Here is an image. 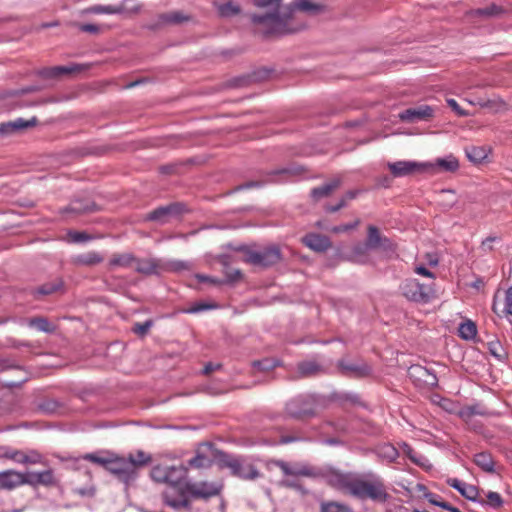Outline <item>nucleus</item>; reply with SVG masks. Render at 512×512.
<instances>
[{
    "instance_id": "nucleus-1",
    "label": "nucleus",
    "mask_w": 512,
    "mask_h": 512,
    "mask_svg": "<svg viewBox=\"0 0 512 512\" xmlns=\"http://www.w3.org/2000/svg\"><path fill=\"white\" fill-rule=\"evenodd\" d=\"M325 481L330 487L361 501L384 504L390 499L383 478L372 472L359 474L333 470L326 474Z\"/></svg>"
},
{
    "instance_id": "nucleus-2",
    "label": "nucleus",
    "mask_w": 512,
    "mask_h": 512,
    "mask_svg": "<svg viewBox=\"0 0 512 512\" xmlns=\"http://www.w3.org/2000/svg\"><path fill=\"white\" fill-rule=\"evenodd\" d=\"M82 459L103 467L125 486L134 483L139 476L140 469L151 462V456L143 451H138L135 455L129 454L128 457L119 456L110 451L87 453L82 456Z\"/></svg>"
},
{
    "instance_id": "nucleus-3",
    "label": "nucleus",
    "mask_w": 512,
    "mask_h": 512,
    "mask_svg": "<svg viewBox=\"0 0 512 512\" xmlns=\"http://www.w3.org/2000/svg\"><path fill=\"white\" fill-rule=\"evenodd\" d=\"M283 0H253L256 7L268 8L269 11L263 14H252L250 19L255 25L264 26L263 34L265 37L271 35H283L285 34V19H270L267 18L271 14H278L279 16L284 14V7L281 5Z\"/></svg>"
},
{
    "instance_id": "nucleus-4",
    "label": "nucleus",
    "mask_w": 512,
    "mask_h": 512,
    "mask_svg": "<svg viewBox=\"0 0 512 512\" xmlns=\"http://www.w3.org/2000/svg\"><path fill=\"white\" fill-rule=\"evenodd\" d=\"M272 465L278 467L286 478L280 480L279 485L284 488L294 489L302 495L308 494V490L298 480L299 477H316L317 472L314 467L308 464H291L284 460H272Z\"/></svg>"
},
{
    "instance_id": "nucleus-5",
    "label": "nucleus",
    "mask_w": 512,
    "mask_h": 512,
    "mask_svg": "<svg viewBox=\"0 0 512 512\" xmlns=\"http://www.w3.org/2000/svg\"><path fill=\"white\" fill-rule=\"evenodd\" d=\"M244 252V261L254 266L269 267L281 260V251L278 247H268L262 250H252L246 247L239 249Z\"/></svg>"
},
{
    "instance_id": "nucleus-6",
    "label": "nucleus",
    "mask_w": 512,
    "mask_h": 512,
    "mask_svg": "<svg viewBox=\"0 0 512 512\" xmlns=\"http://www.w3.org/2000/svg\"><path fill=\"white\" fill-rule=\"evenodd\" d=\"M187 474V468L183 465H155L151 471L150 476L153 481L157 483H164L168 486L178 485Z\"/></svg>"
},
{
    "instance_id": "nucleus-7",
    "label": "nucleus",
    "mask_w": 512,
    "mask_h": 512,
    "mask_svg": "<svg viewBox=\"0 0 512 512\" xmlns=\"http://www.w3.org/2000/svg\"><path fill=\"white\" fill-rule=\"evenodd\" d=\"M295 11H301L308 14L316 15L323 11V6L312 2L311 0H294L292 3L285 5L284 14L278 15L271 14L267 18L274 19H285V34L292 33L294 30L288 28L289 21L293 18Z\"/></svg>"
},
{
    "instance_id": "nucleus-8",
    "label": "nucleus",
    "mask_w": 512,
    "mask_h": 512,
    "mask_svg": "<svg viewBox=\"0 0 512 512\" xmlns=\"http://www.w3.org/2000/svg\"><path fill=\"white\" fill-rule=\"evenodd\" d=\"M188 212L186 205L182 202H173L165 206L157 207L144 216V221L156 222L160 225L177 219Z\"/></svg>"
},
{
    "instance_id": "nucleus-9",
    "label": "nucleus",
    "mask_w": 512,
    "mask_h": 512,
    "mask_svg": "<svg viewBox=\"0 0 512 512\" xmlns=\"http://www.w3.org/2000/svg\"><path fill=\"white\" fill-rule=\"evenodd\" d=\"M316 399L312 395H299L286 404V412L293 418H304L315 415Z\"/></svg>"
},
{
    "instance_id": "nucleus-10",
    "label": "nucleus",
    "mask_w": 512,
    "mask_h": 512,
    "mask_svg": "<svg viewBox=\"0 0 512 512\" xmlns=\"http://www.w3.org/2000/svg\"><path fill=\"white\" fill-rule=\"evenodd\" d=\"M402 295L410 301L427 303L433 296L430 286L421 284L416 279H406L400 285Z\"/></svg>"
},
{
    "instance_id": "nucleus-11",
    "label": "nucleus",
    "mask_w": 512,
    "mask_h": 512,
    "mask_svg": "<svg viewBox=\"0 0 512 512\" xmlns=\"http://www.w3.org/2000/svg\"><path fill=\"white\" fill-rule=\"evenodd\" d=\"M431 167L432 165L430 162H417L410 160L387 163V168L395 178L411 176L418 173H426Z\"/></svg>"
},
{
    "instance_id": "nucleus-12",
    "label": "nucleus",
    "mask_w": 512,
    "mask_h": 512,
    "mask_svg": "<svg viewBox=\"0 0 512 512\" xmlns=\"http://www.w3.org/2000/svg\"><path fill=\"white\" fill-rule=\"evenodd\" d=\"M296 174H297L296 169L290 168V167L271 170L265 174L264 180L247 181L243 184L236 186L232 190V193L241 191L244 189L259 188V187H262L266 183H278V182L286 181V180L290 179L291 176H294Z\"/></svg>"
},
{
    "instance_id": "nucleus-13",
    "label": "nucleus",
    "mask_w": 512,
    "mask_h": 512,
    "mask_svg": "<svg viewBox=\"0 0 512 512\" xmlns=\"http://www.w3.org/2000/svg\"><path fill=\"white\" fill-rule=\"evenodd\" d=\"M223 489L222 482H187L185 485V491L195 499H210L218 496Z\"/></svg>"
},
{
    "instance_id": "nucleus-14",
    "label": "nucleus",
    "mask_w": 512,
    "mask_h": 512,
    "mask_svg": "<svg viewBox=\"0 0 512 512\" xmlns=\"http://www.w3.org/2000/svg\"><path fill=\"white\" fill-rule=\"evenodd\" d=\"M23 485H29L33 488L39 486L55 487L59 481L54 474V470L49 468L44 471H25L22 472Z\"/></svg>"
},
{
    "instance_id": "nucleus-15",
    "label": "nucleus",
    "mask_w": 512,
    "mask_h": 512,
    "mask_svg": "<svg viewBox=\"0 0 512 512\" xmlns=\"http://www.w3.org/2000/svg\"><path fill=\"white\" fill-rule=\"evenodd\" d=\"M339 373L348 378L361 379L368 377L372 373L371 367L364 361H349L340 359L337 362Z\"/></svg>"
},
{
    "instance_id": "nucleus-16",
    "label": "nucleus",
    "mask_w": 512,
    "mask_h": 512,
    "mask_svg": "<svg viewBox=\"0 0 512 512\" xmlns=\"http://www.w3.org/2000/svg\"><path fill=\"white\" fill-rule=\"evenodd\" d=\"M191 19L189 15L184 14L182 11H170L167 13L159 14L155 20L146 25L149 30H159L166 26L180 25Z\"/></svg>"
},
{
    "instance_id": "nucleus-17",
    "label": "nucleus",
    "mask_w": 512,
    "mask_h": 512,
    "mask_svg": "<svg viewBox=\"0 0 512 512\" xmlns=\"http://www.w3.org/2000/svg\"><path fill=\"white\" fill-rule=\"evenodd\" d=\"M408 375L418 387H435L438 384L436 374L421 365H412L408 369Z\"/></svg>"
},
{
    "instance_id": "nucleus-18",
    "label": "nucleus",
    "mask_w": 512,
    "mask_h": 512,
    "mask_svg": "<svg viewBox=\"0 0 512 512\" xmlns=\"http://www.w3.org/2000/svg\"><path fill=\"white\" fill-rule=\"evenodd\" d=\"M162 499L167 506L175 510L182 508L190 509V501L186 498L185 492L180 489L178 485L168 486L162 493Z\"/></svg>"
},
{
    "instance_id": "nucleus-19",
    "label": "nucleus",
    "mask_w": 512,
    "mask_h": 512,
    "mask_svg": "<svg viewBox=\"0 0 512 512\" xmlns=\"http://www.w3.org/2000/svg\"><path fill=\"white\" fill-rule=\"evenodd\" d=\"M434 110L428 105H422L416 108H409L399 114L403 122L415 123L418 121H427L433 117Z\"/></svg>"
},
{
    "instance_id": "nucleus-20",
    "label": "nucleus",
    "mask_w": 512,
    "mask_h": 512,
    "mask_svg": "<svg viewBox=\"0 0 512 512\" xmlns=\"http://www.w3.org/2000/svg\"><path fill=\"white\" fill-rule=\"evenodd\" d=\"M134 270L142 275H160L161 274V259L149 257V258H138L134 263Z\"/></svg>"
},
{
    "instance_id": "nucleus-21",
    "label": "nucleus",
    "mask_w": 512,
    "mask_h": 512,
    "mask_svg": "<svg viewBox=\"0 0 512 512\" xmlns=\"http://www.w3.org/2000/svg\"><path fill=\"white\" fill-rule=\"evenodd\" d=\"M10 369H13V370H16L18 372H20L22 374V376L16 380V381H6L4 383V386L5 387H8V388H18L20 387L23 383H25L26 381H28V375H27V372L23 369L22 366L18 365L14 360L12 359H9V358H1L0 359V372H4L6 370H10Z\"/></svg>"
},
{
    "instance_id": "nucleus-22",
    "label": "nucleus",
    "mask_w": 512,
    "mask_h": 512,
    "mask_svg": "<svg viewBox=\"0 0 512 512\" xmlns=\"http://www.w3.org/2000/svg\"><path fill=\"white\" fill-rule=\"evenodd\" d=\"M234 464L236 468L230 469V472L233 476L244 480H254L260 477V472L254 465L246 463L238 457L236 458Z\"/></svg>"
},
{
    "instance_id": "nucleus-23",
    "label": "nucleus",
    "mask_w": 512,
    "mask_h": 512,
    "mask_svg": "<svg viewBox=\"0 0 512 512\" xmlns=\"http://www.w3.org/2000/svg\"><path fill=\"white\" fill-rule=\"evenodd\" d=\"M302 242L305 246L316 252H325L332 246L329 237L317 233L306 234Z\"/></svg>"
},
{
    "instance_id": "nucleus-24",
    "label": "nucleus",
    "mask_w": 512,
    "mask_h": 512,
    "mask_svg": "<svg viewBox=\"0 0 512 512\" xmlns=\"http://www.w3.org/2000/svg\"><path fill=\"white\" fill-rule=\"evenodd\" d=\"M23 485L22 472L9 469L0 472V491H11Z\"/></svg>"
},
{
    "instance_id": "nucleus-25",
    "label": "nucleus",
    "mask_w": 512,
    "mask_h": 512,
    "mask_svg": "<svg viewBox=\"0 0 512 512\" xmlns=\"http://www.w3.org/2000/svg\"><path fill=\"white\" fill-rule=\"evenodd\" d=\"M446 482L466 499L470 501H478L479 490L476 486L465 483L457 478H448Z\"/></svg>"
},
{
    "instance_id": "nucleus-26",
    "label": "nucleus",
    "mask_w": 512,
    "mask_h": 512,
    "mask_svg": "<svg viewBox=\"0 0 512 512\" xmlns=\"http://www.w3.org/2000/svg\"><path fill=\"white\" fill-rule=\"evenodd\" d=\"M135 261L136 256L133 253H114L111 255L106 267L108 271H113L115 268H133Z\"/></svg>"
},
{
    "instance_id": "nucleus-27",
    "label": "nucleus",
    "mask_w": 512,
    "mask_h": 512,
    "mask_svg": "<svg viewBox=\"0 0 512 512\" xmlns=\"http://www.w3.org/2000/svg\"><path fill=\"white\" fill-rule=\"evenodd\" d=\"M38 120L36 117H32L29 120H25L23 118H17L14 121H10L7 123H2L0 125V132L3 134L12 133L18 130H24L30 127H34L37 124Z\"/></svg>"
},
{
    "instance_id": "nucleus-28",
    "label": "nucleus",
    "mask_w": 512,
    "mask_h": 512,
    "mask_svg": "<svg viewBox=\"0 0 512 512\" xmlns=\"http://www.w3.org/2000/svg\"><path fill=\"white\" fill-rule=\"evenodd\" d=\"M71 468L74 470H78V471L83 470L88 479V483L85 487H75L74 492L81 496H93L95 489L92 485V475H91V472L88 470V468L86 466L82 465L80 463L79 459H74L72 461Z\"/></svg>"
},
{
    "instance_id": "nucleus-29",
    "label": "nucleus",
    "mask_w": 512,
    "mask_h": 512,
    "mask_svg": "<svg viewBox=\"0 0 512 512\" xmlns=\"http://www.w3.org/2000/svg\"><path fill=\"white\" fill-rule=\"evenodd\" d=\"M432 167L428 172L444 171V172H455L459 169V161L453 155H449L445 158H438L435 162H430Z\"/></svg>"
},
{
    "instance_id": "nucleus-30",
    "label": "nucleus",
    "mask_w": 512,
    "mask_h": 512,
    "mask_svg": "<svg viewBox=\"0 0 512 512\" xmlns=\"http://www.w3.org/2000/svg\"><path fill=\"white\" fill-rule=\"evenodd\" d=\"M104 261V257L96 251H89L86 253L75 255L72 258V263L77 266H95Z\"/></svg>"
},
{
    "instance_id": "nucleus-31",
    "label": "nucleus",
    "mask_w": 512,
    "mask_h": 512,
    "mask_svg": "<svg viewBox=\"0 0 512 512\" xmlns=\"http://www.w3.org/2000/svg\"><path fill=\"white\" fill-rule=\"evenodd\" d=\"M341 184L340 179H334L322 186L315 187L310 191V196L314 201L330 196Z\"/></svg>"
},
{
    "instance_id": "nucleus-32",
    "label": "nucleus",
    "mask_w": 512,
    "mask_h": 512,
    "mask_svg": "<svg viewBox=\"0 0 512 512\" xmlns=\"http://www.w3.org/2000/svg\"><path fill=\"white\" fill-rule=\"evenodd\" d=\"M192 263L184 260H162L161 259V273H180L183 271H190Z\"/></svg>"
},
{
    "instance_id": "nucleus-33",
    "label": "nucleus",
    "mask_w": 512,
    "mask_h": 512,
    "mask_svg": "<svg viewBox=\"0 0 512 512\" xmlns=\"http://www.w3.org/2000/svg\"><path fill=\"white\" fill-rule=\"evenodd\" d=\"M214 5L221 17L228 18L238 15L241 12V7L232 0L227 2L216 1Z\"/></svg>"
},
{
    "instance_id": "nucleus-34",
    "label": "nucleus",
    "mask_w": 512,
    "mask_h": 512,
    "mask_svg": "<svg viewBox=\"0 0 512 512\" xmlns=\"http://www.w3.org/2000/svg\"><path fill=\"white\" fill-rule=\"evenodd\" d=\"M96 209V205L91 200H74L70 203V205L65 209L67 212H72L75 214H83L93 212Z\"/></svg>"
},
{
    "instance_id": "nucleus-35",
    "label": "nucleus",
    "mask_w": 512,
    "mask_h": 512,
    "mask_svg": "<svg viewBox=\"0 0 512 512\" xmlns=\"http://www.w3.org/2000/svg\"><path fill=\"white\" fill-rule=\"evenodd\" d=\"M78 70L77 66H55V67H49L44 68L39 71V75L43 78H58L61 75L64 74H70L72 72H75Z\"/></svg>"
},
{
    "instance_id": "nucleus-36",
    "label": "nucleus",
    "mask_w": 512,
    "mask_h": 512,
    "mask_svg": "<svg viewBox=\"0 0 512 512\" xmlns=\"http://www.w3.org/2000/svg\"><path fill=\"white\" fill-rule=\"evenodd\" d=\"M474 463L481 468L484 472H494L495 462L489 452H480L475 454Z\"/></svg>"
},
{
    "instance_id": "nucleus-37",
    "label": "nucleus",
    "mask_w": 512,
    "mask_h": 512,
    "mask_svg": "<svg viewBox=\"0 0 512 512\" xmlns=\"http://www.w3.org/2000/svg\"><path fill=\"white\" fill-rule=\"evenodd\" d=\"M467 158L475 163H482L488 156V150L484 146H469L465 149Z\"/></svg>"
},
{
    "instance_id": "nucleus-38",
    "label": "nucleus",
    "mask_w": 512,
    "mask_h": 512,
    "mask_svg": "<svg viewBox=\"0 0 512 512\" xmlns=\"http://www.w3.org/2000/svg\"><path fill=\"white\" fill-rule=\"evenodd\" d=\"M125 7H116V5H93L88 7L85 12L89 14H123Z\"/></svg>"
},
{
    "instance_id": "nucleus-39",
    "label": "nucleus",
    "mask_w": 512,
    "mask_h": 512,
    "mask_svg": "<svg viewBox=\"0 0 512 512\" xmlns=\"http://www.w3.org/2000/svg\"><path fill=\"white\" fill-rule=\"evenodd\" d=\"M322 367L316 361H303L298 364V372L301 376L308 377L322 372Z\"/></svg>"
},
{
    "instance_id": "nucleus-40",
    "label": "nucleus",
    "mask_w": 512,
    "mask_h": 512,
    "mask_svg": "<svg viewBox=\"0 0 512 512\" xmlns=\"http://www.w3.org/2000/svg\"><path fill=\"white\" fill-rule=\"evenodd\" d=\"M63 288V281L62 279H55L51 282H47L39 286L35 290V295H51L58 291H60Z\"/></svg>"
},
{
    "instance_id": "nucleus-41",
    "label": "nucleus",
    "mask_w": 512,
    "mask_h": 512,
    "mask_svg": "<svg viewBox=\"0 0 512 512\" xmlns=\"http://www.w3.org/2000/svg\"><path fill=\"white\" fill-rule=\"evenodd\" d=\"M320 512H354L348 505L336 501H324L320 504Z\"/></svg>"
},
{
    "instance_id": "nucleus-42",
    "label": "nucleus",
    "mask_w": 512,
    "mask_h": 512,
    "mask_svg": "<svg viewBox=\"0 0 512 512\" xmlns=\"http://www.w3.org/2000/svg\"><path fill=\"white\" fill-rule=\"evenodd\" d=\"M458 332L462 339L472 340L477 334V327L474 322L467 320L460 324Z\"/></svg>"
},
{
    "instance_id": "nucleus-43",
    "label": "nucleus",
    "mask_w": 512,
    "mask_h": 512,
    "mask_svg": "<svg viewBox=\"0 0 512 512\" xmlns=\"http://www.w3.org/2000/svg\"><path fill=\"white\" fill-rule=\"evenodd\" d=\"M476 16H482L486 18L498 17L504 13V9L496 4H491L485 8H479L472 12Z\"/></svg>"
},
{
    "instance_id": "nucleus-44",
    "label": "nucleus",
    "mask_w": 512,
    "mask_h": 512,
    "mask_svg": "<svg viewBox=\"0 0 512 512\" xmlns=\"http://www.w3.org/2000/svg\"><path fill=\"white\" fill-rule=\"evenodd\" d=\"M29 326L46 333H52L55 330V326L51 324L47 318L44 317L31 318L29 320Z\"/></svg>"
},
{
    "instance_id": "nucleus-45",
    "label": "nucleus",
    "mask_w": 512,
    "mask_h": 512,
    "mask_svg": "<svg viewBox=\"0 0 512 512\" xmlns=\"http://www.w3.org/2000/svg\"><path fill=\"white\" fill-rule=\"evenodd\" d=\"M382 237L383 236L380 234L378 228L370 225L368 227L366 246L371 249H377Z\"/></svg>"
},
{
    "instance_id": "nucleus-46",
    "label": "nucleus",
    "mask_w": 512,
    "mask_h": 512,
    "mask_svg": "<svg viewBox=\"0 0 512 512\" xmlns=\"http://www.w3.org/2000/svg\"><path fill=\"white\" fill-rule=\"evenodd\" d=\"M222 263L225 266L224 274L226 278L223 280L224 284H233L242 278V272L239 269L228 267L226 260H223Z\"/></svg>"
},
{
    "instance_id": "nucleus-47",
    "label": "nucleus",
    "mask_w": 512,
    "mask_h": 512,
    "mask_svg": "<svg viewBox=\"0 0 512 512\" xmlns=\"http://www.w3.org/2000/svg\"><path fill=\"white\" fill-rule=\"evenodd\" d=\"M188 464L193 468H206L211 465V460L207 456L198 452L195 457L188 461Z\"/></svg>"
},
{
    "instance_id": "nucleus-48",
    "label": "nucleus",
    "mask_w": 512,
    "mask_h": 512,
    "mask_svg": "<svg viewBox=\"0 0 512 512\" xmlns=\"http://www.w3.org/2000/svg\"><path fill=\"white\" fill-rule=\"evenodd\" d=\"M427 498L431 504L439 506L445 510H448L450 512H461L457 507L452 506L450 503L438 499L439 497L435 494H428Z\"/></svg>"
},
{
    "instance_id": "nucleus-49",
    "label": "nucleus",
    "mask_w": 512,
    "mask_h": 512,
    "mask_svg": "<svg viewBox=\"0 0 512 512\" xmlns=\"http://www.w3.org/2000/svg\"><path fill=\"white\" fill-rule=\"evenodd\" d=\"M252 366L259 371H270L277 366V362L273 359L265 358L254 361Z\"/></svg>"
},
{
    "instance_id": "nucleus-50",
    "label": "nucleus",
    "mask_w": 512,
    "mask_h": 512,
    "mask_svg": "<svg viewBox=\"0 0 512 512\" xmlns=\"http://www.w3.org/2000/svg\"><path fill=\"white\" fill-rule=\"evenodd\" d=\"M334 399L340 403L349 402L351 404H360V397L356 393H339L334 395Z\"/></svg>"
},
{
    "instance_id": "nucleus-51",
    "label": "nucleus",
    "mask_w": 512,
    "mask_h": 512,
    "mask_svg": "<svg viewBox=\"0 0 512 512\" xmlns=\"http://www.w3.org/2000/svg\"><path fill=\"white\" fill-rule=\"evenodd\" d=\"M488 349L491 355H493L498 360H503L506 356L504 348L502 347L499 341H491L488 343Z\"/></svg>"
},
{
    "instance_id": "nucleus-52",
    "label": "nucleus",
    "mask_w": 512,
    "mask_h": 512,
    "mask_svg": "<svg viewBox=\"0 0 512 512\" xmlns=\"http://www.w3.org/2000/svg\"><path fill=\"white\" fill-rule=\"evenodd\" d=\"M236 458L237 457L230 454L220 452L218 454L217 461L222 468H228L230 470L231 468H236L234 464Z\"/></svg>"
},
{
    "instance_id": "nucleus-53",
    "label": "nucleus",
    "mask_w": 512,
    "mask_h": 512,
    "mask_svg": "<svg viewBox=\"0 0 512 512\" xmlns=\"http://www.w3.org/2000/svg\"><path fill=\"white\" fill-rule=\"evenodd\" d=\"M217 308V304L215 303H205V302H198L193 304L191 307L185 310L186 313L195 314L199 312H203L206 310H211Z\"/></svg>"
},
{
    "instance_id": "nucleus-54",
    "label": "nucleus",
    "mask_w": 512,
    "mask_h": 512,
    "mask_svg": "<svg viewBox=\"0 0 512 512\" xmlns=\"http://www.w3.org/2000/svg\"><path fill=\"white\" fill-rule=\"evenodd\" d=\"M152 326H153L152 320H146L144 322H136L132 327V331L139 336H144L148 333V331L150 330V328Z\"/></svg>"
},
{
    "instance_id": "nucleus-55",
    "label": "nucleus",
    "mask_w": 512,
    "mask_h": 512,
    "mask_svg": "<svg viewBox=\"0 0 512 512\" xmlns=\"http://www.w3.org/2000/svg\"><path fill=\"white\" fill-rule=\"evenodd\" d=\"M58 403L55 400L48 399L44 400L38 405L39 410H41L44 413L51 414L54 413L58 408Z\"/></svg>"
},
{
    "instance_id": "nucleus-56",
    "label": "nucleus",
    "mask_w": 512,
    "mask_h": 512,
    "mask_svg": "<svg viewBox=\"0 0 512 512\" xmlns=\"http://www.w3.org/2000/svg\"><path fill=\"white\" fill-rule=\"evenodd\" d=\"M43 456L36 450L26 451L25 464H41Z\"/></svg>"
},
{
    "instance_id": "nucleus-57",
    "label": "nucleus",
    "mask_w": 512,
    "mask_h": 512,
    "mask_svg": "<svg viewBox=\"0 0 512 512\" xmlns=\"http://www.w3.org/2000/svg\"><path fill=\"white\" fill-rule=\"evenodd\" d=\"M116 7H125L126 9L123 13L137 14L140 11V6L133 0H123L119 5H116Z\"/></svg>"
},
{
    "instance_id": "nucleus-58",
    "label": "nucleus",
    "mask_w": 512,
    "mask_h": 512,
    "mask_svg": "<svg viewBox=\"0 0 512 512\" xmlns=\"http://www.w3.org/2000/svg\"><path fill=\"white\" fill-rule=\"evenodd\" d=\"M360 224V220L359 219H356L354 222L352 223H348V224H342V225H338V226H334L330 229V231L332 233H344V232H347V231H350V230H353L355 229L358 225Z\"/></svg>"
},
{
    "instance_id": "nucleus-59",
    "label": "nucleus",
    "mask_w": 512,
    "mask_h": 512,
    "mask_svg": "<svg viewBox=\"0 0 512 512\" xmlns=\"http://www.w3.org/2000/svg\"><path fill=\"white\" fill-rule=\"evenodd\" d=\"M487 503L493 508H499L503 504V500L499 493L490 491L487 494Z\"/></svg>"
},
{
    "instance_id": "nucleus-60",
    "label": "nucleus",
    "mask_w": 512,
    "mask_h": 512,
    "mask_svg": "<svg viewBox=\"0 0 512 512\" xmlns=\"http://www.w3.org/2000/svg\"><path fill=\"white\" fill-rule=\"evenodd\" d=\"M502 313L506 315H512V287H510L505 295V304Z\"/></svg>"
},
{
    "instance_id": "nucleus-61",
    "label": "nucleus",
    "mask_w": 512,
    "mask_h": 512,
    "mask_svg": "<svg viewBox=\"0 0 512 512\" xmlns=\"http://www.w3.org/2000/svg\"><path fill=\"white\" fill-rule=\"evenodd\" d=\"M69 236L73 242H77V243L89 241L92 239V237L85 232L74 231V232H70Z\"/></svg>"
},
{
    "instance_id": "nucleus-62",
    "label": "nucleus",
    "mask_w": 512,
    "mask_h": 512,
    "mask_svg": "<svg viewBox=\"0 0 512 512\" xmlns=\"http://www.w3.org/2000/svg\"><path fill=\"white\" fill-rule=\"evenodd\" d=\"M378 248L382 249L385 252H394L395 251V245L394 243L387 237L383 236Z\"/></svg>"
},
{
    "instance_id": "nucleus-63",
    "label": "nucleus",
    "mask_w": 512,
    "mask_h": 512,
    "mask_svg": "<svg viewBox=\"0 0 512 512\" xmlns=\"http://www.w3.org/2000/svg\"><path fill=\"white\" fill-rule=\"evenodd\" d=\"M346 206H347L346 198L342 197L337 204H335V205H326L324 207V210L327 213H335V212L339 211L340 209H342V208H344Z\"/></svg>"
},
{
    "instance_id": "nucleus-64",
    "label": "nucleus",
    "mask_w": 512,
    "mask_h": 512,
    "mask_svg": "<svg viewBox=\"0 0 512 512\" xmlns=\"http://www.w3.org/2000/svg\"><path fill=\"white\" fill-rule=\"evenodd\" d=\"M25 458L26 451L15 449L11 454V460L19 464H25Z\"/></svg>"
}]
</instances>
